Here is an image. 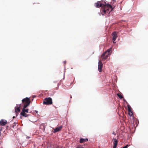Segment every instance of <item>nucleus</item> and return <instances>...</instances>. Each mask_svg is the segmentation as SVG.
<instances>
[{
    "mask_svg": "<svg viewBox=\"0 0 148 148\" xmlns=\"http://www.w3.org/2000/svg\"><path fill=\"white\" fill-rule=\"evenodd\" d=\"M56 148H59V147H56Z\"/></svg>",
    "mask_w": 148,
    "mask_h": 148,
    "instance_id": "a878e982",
    "label": "nucleus"
},
{
    "mask_svg": "<svg viewBox=\"0 0 148 148\" xmlns=\"http://www.w3.org/2000/svg\"><path fill=\"white\" fill-rule=\"evenodd\" d=\"M7 121L5 120L1 119L0 121L1 125V126L4 125L7 123Z\"/></svg>",
    "mask_w": 148,
    "mask_h": 148,
    "instance_id": "9b49d317",
    "label": "nucleus"
},
{
    "mask_svg": "<svg viewBox=\"0 0 148 148\" xmlns=\"http://www.w3.org/2000/svg\"><path fill=\"white\" fill-rule=\"evenodd\" d=\"M88 140L87 138H86V139H83L82 138H81L80 139L79 142L80 143H82L84 142H85L86 141H87Z\"/></svg>",
    "mask_w": 148,
    "mask_h": 148,
    "instance_id": "f8f14e48",
    "label": "nucleus"
},
{
    "mask_svg": "<svg viewBox=\"0 0 148 148\" xmlns=\"http://www.w3.org/2000/svg\"><path fill=\"white\" fill-rule=\"evenodd\" d=\"M117 95L120 99L123 98V97L120 94L118 93L117 94Z\"/></svg>",
    "mask_w": 148,
    "mask_h": 148,
    "instance_id": "dca6fc26",
    "label": "nucleus"
},
{
    "mask_svg": "<svg viewBox=\"0 0 148 148\" xmlns=\"http://www.w3.org/2000/svg\"><path fill=\"white\" fill-rule=\"evenodd\" d=\"M104 2L103 3H101L100 1H98L97 3L95 4V7L96 8H99L100 7L102 8L103 5H104Z\"/></svg>",
    "mask_w": 148,
    "mask_h": 148,
    "instance_id": "423d86ee",
    "label": "nucleus"
},
{
    "mask_svg": "<svg viewBox=\"0 0 148 148\" xmlns=\"http://www.w3.org/2000/svg\"><path fill=\"white\" fill-rule=\"evenodd\" d=\"M127 107L128 108V111L131 110V108L130 105H127Z\"/></svg>",
    "mask_w": 148,
    "mask_h": 148,
    "instance_id": "a211bd4d",
    "label": "nucleus"
},
{
    "mask_svg": "<svg viewBox=\"0 0 148 148\" xmlns=\"http://www.w3.org/2000/svg\"><path fill=\"white\" fill-rule=\"evenodd\" d=\"M114 0V1H115V0Z\"/></svg>",
    "mask_w": 148,
    "mask_h": 148,
    "instance_id": "bb28decb",
    "label": "nucleus"
},
{
    "mask_svg": "<svg viewBox=\"0 0 148 148\" xmlns=\"http://www.w3.org/2000/svg\"><path fill=\"white\" fill-rule=\"evenodd\" d=\"M15 118V116H14L13 117V118L14 119V118Z\"/></svg>",
    "mask_w": 148,
    "mask_h": 148,
    "instance_id": "393cba45",
    "label": "nucleus"
},
{
    "mask_svg": "<svg viewBox=\"0 0 148 148\" xmlns=\"http://www.w3.org/2000/svg\"><path fill=\"white\" fill-rule=\"evenodd\" d=\"M46 125L45 124L42 123L40 126V128L43 130H45V128Z\"/></svg>",
    "mask_w": 148,
    "mask_h": 148,
    "instance_id": "ddd939ff",
    "label": "nucleus"
},
{
    "mask_svg": "<svg viewBox=\"0 0 148 148\" xmlns=\"http://www.w3.org/2000/svg\"><path fill=\"white\" fill-rule=\"evenodd\" d=\"M113 140L114 141V145L116 146L117 145L118 143V141L117 140H116L115 138H113Z\"/></svg>",
    "mask_w": 148,
    "mask_h": 148,
    "instance_id": "4468645a",
    "label": "nucleus"
},
{
    "mask_svg": "<svg viewBox=\"0 0 148 148\" xmlns=\"http://www.w3.org/2000/svg\"><path fill=\"white\" fill-rule=\"evenodd\" d=\"M20 111V107H16L15 108V112L16 114V116H17L19 113Z\"/></svg>",
    "mask_w": 148,
    "mask_h": 148,
    "instance_id": "9d476101",
    "label": "nucleus"
},
{
    "mask_svg": "<svg viewBox=\"0 0 148 148\" xmlns=\"http://www.w3.org/2000/svg\"><path fill=\"white\" fill-rule=\"evenodd\" d=\"M62 125H60L59 127H57L54 129L53 132L56 133L60 131L62 128Z\"/></svg>",
    "mask_w": 148,
    "mask_h": 148,
    "instance_id": "1a4fd4ad",
    "label": "nucleus"
},
{
    "mask_svg": "<svg viewBox=\"0 0 148 148\" xmlns=\"http://www.w3.org/2000/svg\"><path fill=\"white\" fill-rule=\"evenodd\" d=\"M52 99L50 97H48L45 98L43 102V104L47 105H51L52 104Z\"/></svg>",
    "mask_w": 148,
    "mask_h": 148,
    "instance_id": "20e7f679",
    "label": "nucleus"
},
{
    "mask_svg": "<svg viewBox=\"0 0 148 148\" xmlns=\"http://www.w3.org/2000/svg\"><path fill=\"white\" fill-rule=\"evenodd\" d=\"M112 40L114 43H115L116 42L114 41L116 40V38L117 37V33L116 32H114L112 34Z\"/></svg>",
    "mask_w": 148,
    "mask_h": 148,
    "instance_id": "0eeeda50",
    "label": "nucleus"
},
{
    "mask_svg": "<svg viewBox=\"0 0 148 148\" xmlns=\"http://www.w3.org/2000/svg\"><path fill=\"white\" fill-rule=\"evenodd\" d=\"M129 146V145H127L122 148H127Z\"/></svg>",
    "mask_w": 148,
    "mask_h": 148,
    "instance_id": "6ab92c4d",
    "label": "nucleus"
},
{
    "mask_svg": "<svg viewBox=\"0 0 148 148\" xmlns=\"http://www.w3.org/2000/svg\"><path fill=\"white\" fill-rule=\"evenodd\" d=\"M111 50L112 48H110L103 54L101 56L102 59L104 60L106 59L108 57V56L110 54Z\"/></svg>",
    "mask_w": 148,
    "mask_h": 148,
    "instance_id": "f03ea898",
    "label": "nucleus"
},
{
    "mask_svg": "<svg viewBox=\"0 0 148 148\" xmlns=\"http://www.w3.org/2000/svg\"><path fill=\"white\" fill-rule=\"evenodd\" d=\"M64 64H65L66 63V61H64Z\"/></svg>",
    "mask_w": 148,
    "mask_h": 148,
    "instance_id": "b1692460",
    "label": "nucleus"
},
{
    "mask_svg": "<svg viewBox=\"0 0 148 148\" xmlns=\"http://www.w3.org/2000/svg\"><path fill=\"white\" fill-rule=\"evenodd\" d=\"M26 107H25L23 106V108L22 112L20 114L25 117H27L29 115L26 114L25 113H28L29 109H26Z\"/></svg>",
    "mask_w": 148,
    "mask_h": 148,
    "instance_id": "39448f33",
    "label": "nucleus"
},
{
    "mask_svg": "<svg viewBox=\"0 0 148 148\" xmlns=\"http://www.w3.org/2000/svg\"><path fill=\"white\" fill-rule=\"evenodd\" d=\"M16 123H15V122L14 123H13V125L14 126L15 125H16Z\"/></svg>",
    "mask_w": 148,
    "mask_h": 148,
    "instance_id": "5701e85b",
    "label": "nucleus"
},
{
    "mask_svg": "<svg viewBox=\"0 0 148 148\" xmlns=\"http://www.w3.org/2000/svg\"><path fill=\"white\" fill-rule=\"evenodd\" d=\"M116 146H115V145H114L113 148H116Z\"/></svg>",
    "mask_w": 148,
    "mask_h": 148,
    "instance_id": "4be33fe9",
    "label": "nucleus"
},
{
    "mask_svg": "<svg viewBox=\"0 0 148 148\" xmlns=\"http://www.w3.org/2000/svg\"><path fill=\"white\" fill-rule=\"evenodd\" d=\"M112 134L114 135H116V133H115L114 132H113L112 133Z\"/></svg>",
    "mask_w": 148,
    "mask_h": 148,
    "instance_id": "412c9836",
    "label": "nucleus"
},
{
    "mask_svg": "<svg viewBox=\"0 0 148 148\" xmlns=\"http://www.w3.org/2000/svg\"><path fill=\"white\" fill-rule=\"evenodd\" d=\"M22 101V103L23 104V106L25 107H27L28 106L30 105L31 102L29 98L27 97L23 99Z\"/></svg>",
    "mask_w": 148,
    "mask_h": 148,
    "instance_id": "7ed1b4c3",
    "label": "nucleus"
},
{
    "mask_svg": "<svg viewBox=\"0 0 148 148\" xmlns=\"http://www.w3.org/2000/svg\"><path fill=\"white\" fill-rule=\"evenodd\" d=\"M3 128V127L1 125V126H0V136H1V132Z\"/></svg>",
    "mask_w": 148,
    "mask_h": 148,
    "instance_id": "f3484780",
    "label": "nucleus"
},
{
    "mask_svg": "<svg viewBox=\"0 0 148 148\" xmlns=\"http://www.w3.org/2000/svg\"><path fill=\"white\" fill-rule=\"evenodd\" d=\"M76 148H84L83 147L80 146H78Z\"/></svg>",
    "mask_w": 148,
    "mask_h": 148,
    "instance_id": "aec40b11",
    "label": "nucleus"
},
{
    "mask_svg": "<svg viewBox=\"0 0 148 148\" xmlns=\"http://www.w3.org/2000/svg\"><path fill=\"white\" fill-rule=\"evenodd\" d=\"M128 112L129 114V115L130 116H132V115H133V112H132V111L131 110H128Z\"/></svg>",
    "mask_w": 148,
    "mask_h": 148,
    "instance_id": "2eb2a0df",
    "label": "nucleus"
},
{
    "mask_svg": "<svg viewBox=\"0 0 148 148\" xmlns=\"http://www.w3.org/2000/svg\"><path fill=\"white\" fill-rule=\"evenodd\" d=\"M102 9V11L104 13V14H102V15H103L104 14L109 13L112 10L113 8L111 5L109 4H106V2H104V5H103Z\"/></svg>",
    "mask_w": 148,
    "mask_h": 148,
    "instance_id": "f257e3e1",
    "label": "nucleus"
},
{
    "mask_svg": "<svg viewBox=\"0 0 148 148\" xmlns=\"http://www.w3.org/2000/svg\"><path fill=\"white\" fill-rule=\"evenodd\" d=\"M103 64L101 61H99L98 62V70L99 72H101L103 67Z\"/></svg>",
    "mask_w": 148,
    "mask_h": 148,
    "instance_id": "6e6552de",
    "label": "nucleus"
}]
</instances>
